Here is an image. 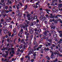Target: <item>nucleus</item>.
<instances>
[{
  "label": "nucleus",
  "mask_w": 62,
  "mask_h": 62,
  "mask_svg": "<svg viewBox=\"0 0 62 62\" xmlns=\"http://www.w3.org/2000/svg\"><path fill=\"white\" fill-rule=\"evenodd\" d=\"M54 23L56 24L57 23V20H55L54 21Z\"/></svg>",
  "instance_id": "63"
},
{
  "label": "nucleus",
  "mask_w": 62,
  "mask_h": 62,
  "mask_svg": "<svg viewBox=\"0 0 62 62\" xmlns=\"http://www.w3.org/2000/svg\"><path fill=\"white\" fill-rule=\"evenodd\" d=\"M36 25L38 28H39L40 27V24H36Z\"/></svg>",
  "instance_id": "11"
},
{
  "label": "nucleus",
  "mask_w": 62,
  "mask_h": 62,
  "mask_svg": "<svg viewBox=\"0 0 62 62\" xmlns=\"http://www.w3.org/2000/svg\"><path fill=\"white\" fill-rule=\"evenodd\" d=\"M50 48H51V50H53V49H54V47L53 46H50Z\"/></svg>",
  "instance_id": "37"
},
{
  "label": "nucleus",
  "mask_w": 62,
  "mask_h": 62,
  "mask_svg": "<svg viewBox=\"0 0 62 62\" xmlns=\"http://www.w3.org/2000/svg\"><path fill=\"white\" fill-rule=\"evenodd\" d=\"M20 4H17L16 5V7L17 8V9H19V7H20Z\"/></svg>",
  "instance_id": "18"
},
{
  "label": "nucleus",
  "mask_w": 62,
  "mask_h": 62,
  "mask_svg": "<svg viewBox=\"0 0 62 62\" xmlns=\"http://www.w3.org/2000/svg\"><path fill=\"white\" fill-rule=\"evenodd\" d=\"M59 10H60L61 11H62V8H61L59 9Z\"/></svg>",
  "instance_id": "53"
},
{
  "label": "nucleus",
  "mask_w": 62,
  "mask_h": 62,
  "mask_svg": "<svg viewBox=\"0 0 62 62\" xmlns=\"http://www.w3.org/2000/svg\"><path fill=\"white\" fill-rule=\"evenodd\" d=\"M24 41V40H23V39H22L21 40V43H23Z\"/></svg>",
  "instance_id": "46"
},
{
  "label": "nucleus",
  "mask_w": 62,
  "mask_h": 62,
  "mask_svg": "<svg viewBox=\"0 0 62 62\" xmlns=\"http://www.w3.org/2000/svg\"><path fill=\"white\" fill-rule=\"evenodd\" d=\"M13 34L14 35H16L17 34V32L16 31H13Z\"/></svg>",
  "instance_id": "26"
},
{
  "label": "nucleus",
  "mask_w": 62,
  "mask_h": 62,
  "mask_svg": "<svg viewBox=\"0 0 62 62\" xmlns=\"http://www.w3.org/2000/svg\"><path fill=\"white\" fill-rule=\"evenodd\" d=\"M22 48H23V46H22V45H21L19 46V48L17 50V52H19L20 51V49H21Z\"/></svg>",
  "instance_id": "7"
},
{
  "label": "nucleus",
  "mask_w": 62,
  "mask_h": 62,
  "mask_svg": "<svg viewBox=\"0 0 62 62\" xmlns=\"http://www.w3.org/2000/svg\"><path fill=\"white\" fill-rule=\"evenodd\" d=\"M57 15H58V17H61L62 16V15H59V14H58Z\"/></svg>",
  "instance_id": "29"
},
{
  "label": "nucleus",
  "mask_w": 62,
  "mask_h": 62,
  "mask_svg": "<svg viewBox=\"0 0 62 62\" xmlns=\"http://www.w3.org/2000/svg\"><path fill=\"white\" fill-rule=\"evenodd\" d=\"M5 52L6 53V54L8 55V51H6Z\"/></svg>",
  "instance_id": "45"
},
{
  "label": "nucleus",
  "mask_w": 62,
  "mask_h": 62,
  "mask_svg": "<svg viewBox=\"0 0 62 62\" xmlns=\"http://www.w3.org/2000/svg\"><path fill=\"white\" fill-rule=\"evenodd\" d=\"M1 15L2 16H3V17H4V18H5L6 16V14L5 13H4L3 14H1Z\"/></svg>",
  "instance_id": "17"
},
{
  "label": "nucleus",
  "mask_w": 62,
  "mask_h": 62,
  "mask_svg": "<svg viewBox=\"0 0 62 62\" xmlns=\"http://www.w3.org/2000/svg\"><path fill=\"white\" fill-rule=\"evenodd\" d=\"M59 36L60 37L62 38V33H61L59 35Z\"/></svg>",
  "instance_id": "48"
},
{
  "label": "nucleus",
  "mask_w": 62,
  "mask_h": 62,
  "mask_svg": "<svg viewBox=\"0 0 62 62\" xmlns=\"http://www.w3.org/2000/svg\"><path fill=\"white\" fill-rule=\"evenodd\" d=\"M52 11L53 12L55 11H56V9H55V8H53L52 9Z\"/></svg>",
  "instance_id": "34"
},
{
  "label": "nucleus",
  "mask_w": 62,
  "mask_h": 62,
  "mask_svg": "<svg viewBox=\"0 0 62 62\" xmlns=\"http://www.w3.org/2000/svg\"><path fill=\"white\" fill-rule=\"evenodd\" d=\"M1 13L2 14H3V13H4L5 12V9H2L1 10Z\"/></svg>",
  "instance_id": "6"
},
{
  "label": "nucleus",
  "mask_w": 62,
  "mask_h": 62,
  "mask_svg": "<svg viewBox=\"0 0 62 62\" xmlns=\"http://www.w3.org/2000/svg\"><path fill=\"white\" fill-rule=\"evenodd\" d=\"M20 12V10H18L16 11L17 13H19Z\"/></svg>",
  "instance_id": "44"
},
{
  "label": "nucleus",
  "mask_w": 62,
  "mask_h": 62,
  "mask_svg": "<svg viewBox=\"0 0 62 62\" xmlns=\"http://www.w3.org/2000/svg\"><path fill=\"white\" fill-rule=\"evenodd\" d=\"M54 35H53V37L54 38H56V36H57V34L55 33H56L55 31H54Z\"/></svg>",
  "instance_id": "5"
},
{
  "label": "nucleus",
  "mask_w": 62,
  "mask_h": 62,
  "mask_svg": "<svg viewBox=\"0 0 62 62\" xmlns=\"http://www.w3.org/2000/svg\"><path fill=\"white\" fill-rule=\"evenodd\" d=\"M45 49L46 50V51H49V48L48 47L47 48L46 47H45Z\"/></svg>",
  "instance_id": "20"
},
{
  "label": "nucleus",
  "mask_w": 62,
  "mask_h": 62,
  "mask_svg": "<svg viewBox=\"0 0 62 62\" xmlns=\"http://www.w3.org/2000/svg\"><path fill=\"white\" fill-rule=\"evenodd\" d=\"M29 30H32V27H31L30 26V27L29 28Z\"/></svg>",
  "instance_id": "51"
},
{
  "label": "nucleus",
  "mask_w": 62,
  "mask_h": 62,
  "mask_svg": "<svg viewBox=\"0 0 62 62\" xmlns=\"http://www.w3.org/2000/svg\"><path fill=\"white\" fill-rule=\"evenodd\" d=\"M1 22H4V19L3 18H2L1 19Z\"/></svg>",
  "instance_id": "52"
},
{
  "label": "nucleus",
  "mask_w": 62,
  "mask_h": 62,
  "mask_svg": "<svg viewBox=\"0 0 62 62\" xmlns=\"http://www.w3.org/2000/svg\"><path fill=\"white\" fill-rule=\"evenodd\" d=\"M39 32H35V34L36 33V35H39Z\"/></svg>",
  "instance_id": "38"
},
{
  "label": "nucleus",
  "mask_w": 62,
  "mask_h": 62,
  "mask_svg": "<svg viewBox=\"0 0 62 62\" xmlns=\"http://www.w3.org/2000/svg\"><path fill=\"white\" fill-rule=\"evenodd\" d=\"M50 27L51 28V29H52V28H53V29H55V26H53L52 25H51Z\"/></svg>",
  "instance_id": "8"
},
{
  "label": "nucleus",
  "mask_w": 62,
  "mask_h": 62,
  "mask_svg": "<svg viewBox=\"0 0 62 62\" xmlns=\"http://www.w3.org/2000/svg\"><path fill=\"white\" fill-rule=\"evenodd\" d=\"M38 19V17L37 16H35L34 17V19L35 20V19Z\"/></svg>",
  "instance_id": "27"
},
{
  "label": "nucleus",
  "mask_w": 62,
  "mask_h": 62,
  "mask_svg": "<svg viewBox=\"0 0 62 62\" xmlns=\"http://www.w3.org/2000/svg\"><path fill=\"white\" fill-rule=\"evenodd\" d=\"M25 46L24 45L23 46V47L22 46V47L21 48H22L23 49V50H24V49H25Z\"/></svg>",
  "instance_id": "33"
},
{
  "label": "nucleus",
  "mask_w": 62,
  "mask_h": 62,
  "mask_svg": "<svg viewBox=\"0 0 62 62\" xmlns=\"http://www.w3.org/2000/svg\"><path fill=\"white\" fill-rule=\"evenodd\" d=\"M27 8V5H26L24 7V10H26V8Z\"/></svg>",
  "instance_id": "25"
},
{
  "label": "nucleus",
  "mask_w": 62,
  "mask_h": 62,
  "mask_svg": "<svg viewBox=\"0 0 62 62\" xmlns=\"http://www.w3.org/2000/svg\"><path fill=\"white\" fill-rule=\"evenodd\" d=\"M45 10H46V11H50V9H46Z\"/></svg>",
  "instance_id": "35"
},
{
  "label": "nucleus",
  "mask_w": 62,
  "mask_h": 62,
  "mask_svg": "<svg viewBox=\"0 0 62 62\" xmlns=\"http://www.w3.org/2000/svg\"><path fill=\"white\" fill-rule=\"evenodd\" d=\"M43 13H44L43 12H40V15L41 16H44Z\"/></svg>",
  "instance_id": "15"
},
{
  "label": "nucleus",
  "mask_w": 62,
  "mask_h": 62,
  "mask_svg": "<svg viewBox=\"0 0 62 62\" xmlns=\"http://www.w3.org/2000/svg\"><path fill=\"white\" fill-rule=\"evenodd\" d=\"M48 36L49 37L51 36V33H49L48 34Z\"/></svg>",
  "instance_id": "55"
},
{
  "label": "nucleus",
  "mask_w": 62,
  "mask_h": 62,
  "mask_svg": "<svg viewBox=\"0 0 62 62\" xmlns=\"http://www.w3.org/2000/svg\"><path fill=\"white\" fill-rule=\"evenodd\" d=\"M43 29L44 31H46V30H47V29L45 28H43Z\"/></svg>",
  "instance_id": "43"
},
{
  "label": "nucleus",
  "mask_w": 62,
  "mask_h": 62,
  "mask_svg": "<svg viewBox=\"0 0 62 62\" xmlns=\"http://www.w3.org/2000/svg\"><path fill=\"white\" fill-rule=\"evenodd\" d=\"M58 32H59V34H62V31L61 30H60V31L59 30H58Z\"/></svg>",
  "instance_id": "28"
},
{
  "label": "nucleus",
  "mask_w": 62,
  "mask_h": 62,
  "mask_svg": "<svg viewBox=\"0 0 62 62\" xmlns=\"http://www.w3.org/2000/svg\"><path fill=\"white\" fill-rule=\"evenodd\" d=\"M35 24H36V22H33L30 23L29 25L30 26H33Z\"/></svg>",
  "instance_id": "3"
},
{
  "label": "nucleus",
  "mask_w": 62,
  "mask_h": 62,
  "mask_svg": "<svg viewBox=\"0 0 62 62\" xmlns=\"http://www.w3.org/2000/svg\"><path fill=\"white\" fill-rule=\"evenodd\" d=\"M52 39H48V41H49V42L50 43H52Z\"/></svg>",
  "instance_id": "24"
},
{
  "label": "nucleus",
  "mask_w": 62,
  "mask_h": 62,
  "mask_svg": "<svg viewBox=\"0 0 62 62\" xmlns=\"http://www.w3.org/2000/svg\"><path fill=\"white\" fill-rule=\"evenodd\" d=\"M7 24V23H6V22H3V25H4L5 26H6Z\"/></svg>",
  "instance_id": "22"
},
{
  "label": "nucleus",
  "mask_w": 62,
  "mask_h": 62,
  "mask_svg": "<svg viewBox=\"0 0 62 62\" xmlns=\"http://www.w3.org/2000/svg\"><path fill=\"white\" fill-rule=\"evenodd\" d=\"M59 53V52H58V51H56V52H55L54 53V54H55V55H56V54L58 55V54H58V53Z\"/></svg>",
  "instance_id": "9"
},
{
  "label": "nucleus",
  "mask_w": 62,
  "mask_h": 62,
  "mask_svg": "<svg viewBox=\"0 0 62 62\" xmlns=\"http://www.w3.org/2000/svg\"><path fill=\"white\" fill-rule=\"evenodd\" d=\"M54 55V52H52L51 53V58H53V57Z\"/></svg>",
  "instance_id": "13"
},
{
  "label": "nucleus",
  "mask_w": 62,
  "mask_h": 62,
  "mask_svg": "<svg viewBox=\"0 0 62 62\" xmlns=\"http://www.w3.org/2000/svg\"><path fill=\"white\" fill-rule=\"evenodd\" d=\"M34 31L35 32H37V31H38V30L37 29V28H35L34 29Z\"/></svg>",
  "instance_id": "47"
},
{
  "label": "nucleus",
  "mask_w": 62,
  "mask_h": 62,
  "mask_svg": "<svg viewBox=\"0 0 62 62\" xmlns=\"http://www.w3.org/2000/svg\"><path fill=\"white\" fill-rule=\"evenodd\" d=\"M6 29V27H4L2 28V30H5Z\"/></svg>",
  "instance_id": "36"
},
{
  "label": "nucleus",
  "mask_w": 62,
  "mask_h": 62,
  "mask_svg": "<svg viewBox=\"0 0 62 62\" xmlns=\"http://www.w3.org/2000/svg\"><path fill=\"white\" fill-rule=\"evenodd\" d=\"M23 15L24 17L25 18V16H26V14H24Z\"/></svg>",
  "instance_id": "59"
},
{
  "label": "nucleus",
  "mask_w": 62,
  "mask_h": 62,
  "mask_svg": "<svg viewBox=\"0 0 62 62\" xmlns=\"http://www.w3.org/2000/svg\"><path fill=\"white\" fill-rule=\"evenodd\" d=\"M29 32L30 34H33V33H34V30H31Z\"/></svg>",
  "instance_id": "12"
},
{
  "label": "nucleus",
  "mask_w": 62,
  "mask_h": 62,
  "mask_svg": "<svg viewBox=\"0 0 62 62\" xmlns=\"http://www.w3.org/2000/svg\"><path fill=\"white\" fill-rule=\"evenodd\" d=\"M47 44L49 46H50L51 45V43H48Z\"/></svg>",
  "instance_id": "62"
},
{
  "label": "nucleus",
  "mask_w": 62,
  "mask_h": 62,
  "mask_svg": "<svg viewBox=\"0 0 62 62\" xmlns=\"http://www.w3.org/2000/svg\"><path fill=\"white\" fill-rule=\"evenodd\" d=\"M8 54H5L4 55V57L5 58H6L7 57V56H8Z\"/></svg>",
  "instance_id": "41"
},
{
  "label": "nucleus",
  "mask_w": 62,
  "mask_h": 62,
  "mask_svg": "<svg viewBox=\"0 0 62 62\" xmlns=\"http://www.w3.org/2000/svg\"><path fill=\"white\" fill-rule=\"evenodd\" d=\"M43 34H44L43 36H47L48 34L47 33V32L46 31H44L43 33Z\"/></svg>",
  "instance_id": "4"
},
{
  "label": "nucleus",
  "mask_w": 62,
  "mask_h": 62,
  "mask_svg": "<svg viewBox=\"0 0 62 62\" xmlns=\"http://www.w3.org/2000/svg\"><path fill=\"white\" fill-rule=\"evenodd\" d=\"M35 53H37V52H35L33 53L34 54H33V56H36V54Z\"/></svg>",
  "instance_id": "32"
},
{
  "label": "nucleus",
  "mask_w": 62,
  "mask_h": 62,
  "mask_svg": "<svg viewBox=\"0 0 62 62\" xmlns=\"http://www.w3.org/2000/svg\"><path fill=\"white\" fill-rule=\"evenodd\" d=\"M9 12V11L8 10H5V13H8V12Z\"/></svg>",
  "instance_id": "21"
},
{
  "label": "nucleus",
  "mask_w": 62,
  "mask_h": 62,
  "mask_svg": "<svg viewBox=\"0 0 62 62\" xmlns=\"http://www.w3.org/2000/svg\"><path fill=\"white\" fill-rule=\"evenodd\" d=\"M25 26H26V27H28V25L26 24H25Z\"/></svg>",
  "instance_id": "54"
},
{
  "label": "nucleus",
  "mask_w": 62,
  "mask_h": 62,
  "mask_svg": "<svg viewBox=\"0 0 62 62\" xmlns=\"http://www.w3.org/2000/svg\"><path fill=\"white\" fill-rule=\"evenodd\" d=\"M31 41H30L29 42V45H30V44H31Z\"/></svg>",
  "instance_id": "61"
},
{
  "label": "nucleus",
  "mask_w": 62,
  "mask_h": 62,
  "mask_svg": "<svg viewBox=\"0 0 62 62\" xmlns=\"http://www.w3.org/2000/svg\"><path fill=\"white\" fill-rule=\"evenodd\" d=\"M52 46L53 47H55V45L54 44L52 45Z\"/></svg>",
  "instance_id": "56"
},
{
  "label": "nucleus",
  "mask_w": 62,
  "mask_h": 62,
  "mask_svg": "<svg viewBox=\"0 0 62 62\" xmlns=\"http://www.w3.org/2000/svg\"><path fill=\"white\" fill-rule=\"evenodd\" d=\"M58 7L60 8H62V4L61 3H60L58 5Z\"/></svg>",
  "instance_id": "10"
},
{
  "label": "nucleus",
  "mask_w": 62,
  "mask_h": 62,
  "mask_svg": "<svg viewBox=\"0 0 62 62\" xmlns=\"http://www.w3.org/2000/svg\"><path fill=\"white\" fill-rule=\"evenodd\" d=\"M33 44L34 45H36V44H37V42H36V41H35L34 42V43H33Z\"/></svg>",
  "instance_id": "50"
},
{
  "label": "nucleus",
  "mask_w": 62,
  "mask_h": 62,
  "mask_svg": "<svg viewBox=\"0 0 62 62\" xmlns=\"http://www.w3.org/2000/svg\"><path fill=\"white\" fill-rule=\"evenodd\" d=\"M50 17L51 18H53V14L50 13Z\"/></svg>",
  "instance_id": "16"
},
{
  "label": "nucleus",
  "mask_w": 62,
  "mask_h": 62,
  "mask_svg": "<svg viewBox=\"0 0 62 62\" xmlns=\"http://www.w3.org/2000/svg\"><path fill=\"white\" fill-rule=\"evenodd\" d=\"M40 20H41L42 21H44L45 20V17L44 16H41L40 17Z\"/></svg>",
  "instance_id": "2"
},
{
  "label": "nucleus",
  "mask_w": 62,
  "mask_h": 62,
  "mask_svg": "<svg viewBox=\"0 0 62 62\" xmlns=\"http://www.w3.org/2000/svg\"><path fill=\"white\" fill-rule=\"evenodd\" d=\"M29 53H32V52L31 51V50L29 51Z\"/></svg>",
  "instance_id": "58"
},
{
  "label": "nucleus",
  "mask_w": 62,
  "mask_h": 62,
  "mask_svg": "<svg viewBox=\"0 0 62 62\" xmlns=\"http://www.w3.org/2000/svg\"><path fill=\"white\" fill-rule=\"evenodd\" d=\"M33 35H31V39H32V38H33Z\"/></svg>",
  "instance_id": "60"
},
{
  "label": "nucleus",
  "mask_w": 62,
  "mask_h": 62,
  "mask_svg": "<svg viewBox=\"0 0 62 62\" xmlns=\"http://www.w3.org/2000/svg\"><path fill=\"white\" fill-rule=\"evenodd\" d=\"M7 42H9V43H10V41L9 40V39L8 38H7Z\"/></svg>",
  "instance_id": "39"
},
{
  "label": "nucleus",
  "mask_w": 62,
  "mask_h": 62,
  "mask_svg": "<svg viewBox=\"0 0 62 62\" xmlns=\"http://www.w3.org/2000/svg\"><path fill=\"white\" fill-rule=\"evenodd\" d=\"M27 16L28 18V20L30 21L32 19V15L31 14L29 15V14H28L27 15Z\"/></svg>",
  "instance_id": "1"
},
{
  "label": "nucleus",
  "mask_w": 62,
  "mask_h": 62,
  "mask_svg": "<svg viewBox=\"0 0 62 62\" xmlns=\"http://www.w3.org/2000/svg\"><path fill=\"white\" fill-rule=\"evenodd\" d=\"M6 22H8V23H9V22H10V21L9 20V19H7L6 20Z\"/></svg>",
  "instance_id": "31"
},
{
  "label": "nucleus",
  "mask_w": 62,
  "mask_h": 62,
  "mask_svg": "<svg viewBox=\"0 0 62 62\" xmlns=\"http://www.w3.org/2000/svg\"><path fill=\"white\" fill-rule=\"evenodd\" d=\"M31 50L32 51V54H34V52H33V51H34V49H31Z\"/></svg>",
  "instance_id": "42"
},
{
  "label": "nucleus",
  "mask_w": 62,
  "mask_h": 62,
  "mask_svg": "<svg viewBox=\"0 0 62 62\" xmlns=\"http://www.w3.org/2000/svg\"><path fill=\"white\" fill-rule=\"evenodd\" d=\"M30 36V34H29V33H27V36H26V38L27 39H28V38Z\"/></svg>",
  "instance_id": "14"
},
{
  "label": "nucleus",
  "mask_w": 62,
  "mask_h": 62,
  "mask_svg": "<svg viewBox=\"0 0 62 62\" xmlns=\"http://www.w3.org/2000/svg\"><path fill=\"white\" fill-rule=\"evenodd\" d=\"M55 18L56 19H58V16L57 15L55 16Z\"/></svg>",
  "instance_id": "40"
},
{
  "label": "nucleus",
  "mask_w": 62,
  "mask_h": 62,
  "mask_svg": "<svg viewBox=\"0 0 62 62\" xmlns=\"http://www.w3.org/2000/svg\"><path fill=\"white\" fill-rule=\"evenodd\" d=\"M41 29H38V30L37 31V32L39 33L40 32H41Z\"/></svg>",
  "instance_id": "23"
},
{
  "label": "nucleus",
  "mask_w": 62,
  "mask_h": 62,
  "mask_svg": "<svg viewBox=\"0 0 62 62\" xmlns=\"http://www.w3.org/2000/svg\"><path fill=\"white\" fill-rule=\"evenodd\" d=\"M58 55H59V56H62V55L60 54L59 53H58Z\"/></svg>",
  "instance_id": "49"
},
{
  "label": "nucleus",
  "mask_w": 62,
  "mask_h": 62,
  "mask_svg": "<svg viewBox=\"0 0 62 62\" xmlns=\"http://www.w3.org/2000/svg\"><path fill=\"white\" fill-rule=\"evenodd\" d=\"M19 16H20V17H21L22 16V13H19L18 14Z\"/></svg>",
  "instance_id": "30"
},
{
  "label": "nucleus",
  "mask_w": 62,
  "mask_h": 62,
  "mask_svg": "<svg viewBox=\"0 0 62 62\" xmlns=\"http://www.w3.org/2000/svg\"><path fill=\"white\" fill-rule=\"evenodd\" d=\"M57 60H58V59L57 58L54 61L55 62H56L57 61Z\"/></svg>",
  "instance_id": "57"
},
{
  "label": "nucleus",
  "mask_w": 62,
  "mask_h": 62,
  "mask_svg": "<svg viewBox=\"0 0 62 62\" xmlns=\"http://www.w3.org/2000/svg\"><path fill=\"white\" fill-rule=\"evenodd\" d=\"M8 31V30H6L4 31V33L5 34H6L7 33Z\"/></svg>",
  "instance_id": "19"
},
{
  "label": "nucleus",
  "mask_w": 62,
  "mask_h": 62,
  "mask_svg": "<svg viewBox=\"0 0 62 62\" xmlns=\"http://www.w3.org/2000/svg\"><path fill=\"white\" fill-rule=\"evenodd\" d=\"M62 20H61V19H58V21H60H60H61Z\"/></svg>",
  "instance_id": "64"
}]
</instances>
